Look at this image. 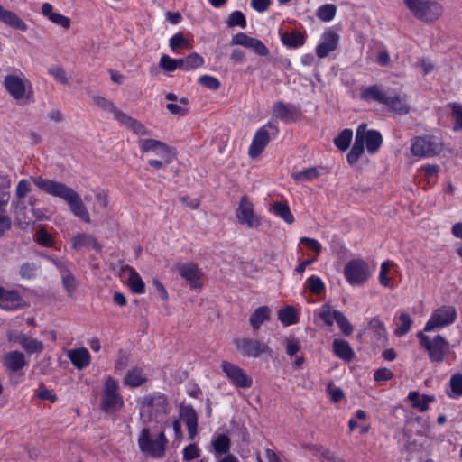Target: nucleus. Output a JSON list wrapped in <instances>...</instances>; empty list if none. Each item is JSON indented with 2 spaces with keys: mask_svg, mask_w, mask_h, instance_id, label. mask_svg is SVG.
Returning <instances> with one entry per match:
<instances>
[{
  "mask_svg": "<svg viewBox=\"0 0 462 462\" xmlns=\"http://www.w3.org/2000/svg\"><path fill=\"white\" fill-rule=\"evenodd\" d=\"M31 180L45 193L63 199L75 217L85 223H90V216L86 206L79 193L72 188L62 182L43 179L41 176L31 177Z\"/></svg>",
  "mask_w": 462,
  "mask_h": 462,
  "instance_id": "obj_1",
  "label": "nucleus"
},
{
  "mask_svg": "<svg viewBox=\"0 0 462 462\" xmlns=\"http://www.w3.org/2000/svg\"><path fill=\"white\" fill-rule=\"evenodd\" d=\"M140 416L144 423L159 422L169 414L171 405L167 397L161 393L144 395L140 401Z\"/></svg>",
  "mask_w": 462,
  "mask_h": 462,
  "instance_id": "obj_2",
  "label": "nucleus"
},
{
  "mask_svg": "<svg viewBox=\"0 0 462 462\" xmlns=\"http://www.w3.org/2000/svg\"><path fill=\"white\" fill-rule=\"evenodd\" d=\"M137 441L143 454L152 458H162L165 456L168 439L164 431L152 434L150 428L144 427L140 431Z\"/></svg>",
  "mask_w": 462,
  "mask_h": 462,
  "instance_id": "obj_3",
  "label": "nucleus"
},
{
  "mask_svg": "<svg viewBox=\"0 0 462 462\" xmlns=\"http://www.w3.org/2000/svg\"><path fill=\"white\" fill-rule=\"evenodd\" d=\"M412 15L425 23H433L443 14V5L436 0H403Z\"/></svg>",
  "mask_w": 462,
  "mask_h": 462,
  "instance_id": "obj_4",
  "label": "nucleus"
},
{
  "mask_svg": "<svg viewBox=\"0 0 462 462\" xmlns=\"http://www.w3.org/2000/svg\"><path fill=\"white\" fill-rule=\"evenodd\" d=\"M101 409L106 413H115L124 406V399L119 393L118 383L108 376L105 380L100 396Z\"/></svg>",
  "mask_w": 462,
  "mask_h": 462,
  "instance_id": "obj_5",
  "label": "nucleus"
},
{
  "mask_svg": "<svg viewBox=\"0 0 462 462\" xmlns=\"http://www.w3.org/2000/svg\"><path fill=\"white\" fill-rule=\"evenodd\" d=\"M344 276L352 286H362L371 277L369 264L363 259H352L344 267Z\"/></svg>",
  "mask_w": 462,
  "mask_h": 462,
  "instance_id": "obj_6",
  "label": "nucleus"
},
{
  "mask_svg": "<svg viewBox=\"0 0 462 462\" xmlns=\"http://www.w3.org/2000/svg\"><path fill=\"white\" fill-rule=\"evenodd\" d=\"M420 345L428 351L429 357L433 363H441L445 356L449 352L448 342L440 335L430 339L421 331L417 334Z\"/></svg>",
  "mask_w": 462,
  "mask_h": 462,
  "instance_id": "obj_7",
  "label": "nucleus"
},
{
  "mask_svg": "<svg viewBox=\"0 0 462 462\" xmlns=\"http://www.w3.org/2000/svg\"><path fill=\"white\" fill-rule=\"evenodd\" d=\"M236 350L245 357L257 358L263 354L271 356L272 349L268 345L259 339L247 337H236L233 340Z\"/></svg>",
  "mask_w": 462,
  "mask_h": 462,
  "instance_id": "obj_8",
  "label": "nucleus"
},
{
  "mask_svg": "<svg viewBox=\"0 0 462 462\" xmlns=\"http://www.w3.org/2000/svg\"><path fill=\"white\" fill-rule=\"evenodd\" d=\"M278 134V126L271 122L260 127L256 131L250 144L248 151L249 156L251 158L259 156L269 143L271 137H276Z\"/></svg>",
  "mask_w": 462,
  "mask_h": 462,
  "instance_id": "obj_9",
  "label": "nucleus"
},
{
  "mask_svg": "<svg viewBox=\"0 0 462 462\" xmlns=\"http://www.w3.org/2000/svg\"><path fill=\"white\" fill-rule=\"evenodd\" d=\"M441 145L432 135L416 136L411 140V152L420 158H430L438 155Z\"/></svg>",
  "mask_w": 462,
  "mask_h": 462,
  "instance_id": "obj_10",
  "label": "nucleus"
},
{
  "mask_svg": "<svg viewBox=\"0 0 462 462\" xmlns=\"http://www.w3.org/2000/svg\"><path fill=\"white\" fill-rule=\"evenodd\" d=\"M236 217L240 224L245 225L249 228L256 229L262 224L261 217L254 211V204L246 196L241 198Z\"/></svg>",
  "mask_w": 462,
  "mask_h": 462,
  "instance_id": "obj_11",
  "label": "nucleus"
},
{
  "mask_svg": "<svg viewBox=\"0 0 462 462\" xmlns=\"http://www.w3.org/2000/svg\"><path fill=\"white\" fill-rule=\"evenodd\" d=\"M221 368L234 386L243 389L252 386L253 379L238 365L228 361H223Z\"/></svg>",
  "mask_w": 462,
  "mask_h": 462,
  "instance_id": "obj_12",
  "label": "nucleus"
},
{
  "mask_svg": "<svg viewBox=\"0 0 462 462\" xmlns=\"http://www.w3.org/2000/svg\"><path fill=\"white\" fill-rule=\"evenodd\" d=\"M457 312L455 308L451 306H443L437 309L430 319L426 322L424 331H431L436 328H441L449 325L455 321Z\"/></svg>",
  "mask_w": 462,
  "mask_h": 462,
  "instance_id": "obj_13",
  "label": "nucleus"
},
{
  "mask_svg": "<svg viewBox=\"0 0 462 462\" xmlns=\"http://www.w3.org/2000/svg\"><path fill=\"white\" fill-rule=\"evenodd\" d=\"M272 113L273 117L284 123L294 122L300 115V109L296 106L282 101L273 104Z\"/></svg>",
  "mask_w": 462,
  "mask_h": 462,
  "instance_id": "obj_14",
  "label": "nucleus"
},
{
  "mask_svg": "<svg viewBox=\"0 0 462 462\" xmlns=\"http://www.w3.org/2000/svg\"><path fill=\"white\" fill-rule=\"evenodd\" d=\"M180 420L185 423L189 439L193 440L198 434L199 417L191 405H180L179 410Z\"/></svg>",
  "mask_w": 462,
  "mask_h": 462,
  "instance_id": "obj_15",
  "label": "nucleus"
},
{
  "mask_svg": "<svg viewBox=\"0 0 462 462\" xmlns=\"http://www.w3.org/2000/svg\"><path fill=\"white\" fill-rule=\"evenodd\" d=\"M180 275L184 278L190 287L200 288L202 272L194 263H180L176 266Z\"/></svg>",
  "mask_w": 462,
  "mask_h": 462,
  "instance_id": "obj_16",
  "label": "nucleus"
},
{
  "mask_svg": "<svg viewBox=\"0 0 462 462\" xmlns=\"http://www.w3.org/2000/svg\"><path fill=\"white\" fill-rule=\"evenodd\" d=\"M339 36L333 31H327L322 34L321 42L316 47V54L319 58H326L331 51L337 48Z\"/></svg>",
  "mask_w": 462,
  "mask_h": 462,
  "instance_id": "obj_17",
  "label": "nucleus"
},
{
  "mask_svg": "<svg viewBox=\"0 0 462 462\" xmlns=\"http://www.w3.org/2000/svg\"><path fill=\"white\" fill-rule=\"evenodd\" d=\"M4 86L7 92L16 100L23 99L26 96V83L19 76H5Z\"/></svg>",
  "mask_w": 462,
  "mask_h": 462,
  "instance_id": "obj_18",
  "label": "nucleus"
},
{
  "mask_svg": "<svg viewBox=\"0 0 462 462\" xmlns=\"http://www.w3.org/2000/svg\"><path fill=\"white\" fill-rule=\"evenodd\" d=\"M2 363L6 370L13 373L20 371L27 365L24 354L20 351L6 353L2 357Z\"/></svg>",
  "mask_w": 462,
  "mask_h": 462,
  "instance_id": "obj_19",
  "label": "nucleus"
},
{
  "mask_svg": "<svg viewBox=\"0 0 462 462\" xmlns=\"http://www.w3.org/2000/svg\"><path fill=\"white\" fill-rule=\"evenodd\" d=\"M364 130L365 124H362L358 126L356 130L355 143L346 156L347 162L351 165L355 164L359 160L361 155L364 153L365 144L364 137L362 135Z\"/></svg>",
  "mask_w": 462,
  "mask_h": 462,
  "instance_id": "obj_20",
  "label": "nucleus"
},
{
  "mask_svg": "<svg viewBox=\"0 0 462 462\" xmlns=\"http://www.w3.org/2000/svg\"><path fill=\"white\" fill-rule=\"evenodd\" d=\"M0 21L9 27L26 32L27 24L13 11L5 9L0 5Z\"/></svg>",
  "mask_w": 462,
  "mask_h": 462,
  "instance_id": "obj_21",
  "label": "nucleus"
},
{
  "mask_svg": "<svg viewBox=\"0 0 462 462\" xmlns=\"http://www.w3.org/2000/svg\"><path fill=\"white\" fill-rule=\"evenodd\" d=\"M72 365L79 370H82L89 365L91 361V356L86 347H79L71 349L68 353Z\"/></svg>",
  "mask_w": 462,
  "mask_h": 462,
  "instance_id": "obj_22",
  "label": "nucleus"
},
{
  "mask_svg": "<svg viewBox=\"0 0 462 462\" xmlns=\"http://www.w3.org/2000/svg\"><path fill=\"white\" fill-rule=\"evenodd\" d=\"M24 306V300L17 291L6 290L1 302L0 308L6 310H15Z\"/></svg>",
  "mask_w": 462,
  "mask_h": 462,
  "instance_id": "obj_23",
  "label": "nucleus"
},
{
  "mask_svg": "<svg viewBox=\"0 0 462 462\" xmlns=\"http://www.w3.org/2000/svg\"><path fill=\"white\" fill-rule=\"evenodd\" d=\"M387 92L381 85H372L361 90L360 97L365 101H376L380 104L384 103Z\"/></svg>",
  "mask_w": 462,
  "mask_h": 462,
  "instance_id": "obj_24",
  "label": "nucleus"
},
{
  "mask_svg": "<svg viewBox=\"0 0 462 462\" xmlns=\"http://www.w3.org/2000/svg\"><path fill=\"white\" fill-rule=\"evenodd\" d=\"M42 14L43 16L48 18L51 23L64 28L69 29L70 27V19L60 14L53 12V6L50 3H44L42 6Z\"/></svg>",
  "mask_w": 462,
  "mask_h": 462,
  "instance_id": "obj_25",
  "label": "nucleus"
},
{
  "mask_svg": "<svg viewBox=\"0 0 462 462\" xmlns=\"http://www.w3.org/2000/svg\"><path fill=\"white\" fill-rule=\"evenodd\" d=\"M364 143L367 152L370 154L375 153L382 145L383 137L382 134L376 130H366V125H365V130L363 131Z\"/></svg>",
  "mask_w": 462,
  "mask_h": 462,
  "instance_id": "obj_26",
  "label": "nucleus"
},
{
  "mask_svg": "<svg viewBox=\"0 0 462 462\" xmlns=\"http://www.w3.org/2000/svg\"><path fill=\"white\" fill-rule=\"evenodd\" d=\"M72 247L78 251L85 247L92 248L96 251L101 250V246L96 238L93 236L86 233H79L74 236L72 241Z\"/></svg>",
  "mask_w": 462,
  "mask_h": 462,
  "instance_id": "obj_27",
  "label": "nucleus"
},
{
  "mask_svg": "<svg viewBox=\"0 0 462 462\" xmlns=\"http://www.w3.org/2000/svg\"><path fill=\"white\" fill-rule=\"evenodd\" d=\"M117 121L126 128L133 131L135 134L138 135H148L150 132L146 129V127L136 119L132 118L126 114H117Z\"/></svg>",
  "mask_w": 462,
  "mask_h": 462,
  "instance_id": "obj_28",
  "label": "nucleus"
},
{
  "mask_svg": "<svg viewBox=\"0 0 462 462\" xmlns=\"http://www.w3.org/2000/svg\"><path fill=\"white\" fill-rule=\"evenodd\" d=\"M216 457L228 455L231 448V439L226 434H218L214 436L211 440Z\"/></svg>",
  "mask_w": 462,
  "mask_h": 462,
  "instance_id": "obj_29",
  "label": "nucleus"
},
{
  "mask_svg": "<svg viewBox=\"0 0 462 462\" xmlns=\"http://www.w3.org/2000/svg\"><path fill=\"white\" fill-rule=\"evenodd\" d=\"M332 346L335 355L345 361H351L355 356L349 343L344 339H334Z\"/></svg>",
  "mask_w": 462,
  "mask_h": 462,
  "instance_id": "obj_30",
  "label": "nucleus"
},
{
  "mask_svg": "<svg viewBox=\"0 0 462 462\" xmlns=\"http://www.w3.org/2000/svg\"><path fill=\"white\" fill-rule=\"evenodd\" d=\"M408 400L411 402L412 407L420 411H426L429 404L435 401V397L431 395H420L417 391H411L408 394Z\"/></svg>",
  "mask_w": 462,
  "mask_h": 462,
  "instance_id": "obj_31",
  "label": "nucleus"
},
{
  "mask_svg": "<svg viewBox=\"0 0 462 462\" xmlns=\"http://www.w3.org/2000/svg\"><path fill=\"white\" fill-rule=\"evenodd\" d=\"M305 34L296 30L281 34L282 42L289 48H299L305 43Z\"/></svg>",
  "mask_w": 462,
  "mask_h": 462,
  "instance_id": "obj_32",
  "label": "nucleus"
},
{
  "mask_svg": "<svg viewBox=\"0 0 462 462\" xmlns=\"http://www.w3.org/2000/svg\"><path fill=\"white\" fill-rule=\"evenodd\" d=\"M271 310L267 306H262L254 310L249 318V323L254 330L260 328L264 321L270 319Z\"/></svg>",
  "mask_w": 462,
  "mask_h": 462,
  "instance_id": "obj_33",
  "label": "nucleus"
},
{
  "mask_svg": "<svg viewBox=\"0 0 462 462\" xmlns=\"http://www.w3.org/2000/svg\"><path fill=\"white\" fill-rule=\"evenodd\" d=\"M391 110L398 112L400 115L407 114L409 108L405 100L399 95H388L383 103Z\"/></svg>",
  "mask_w": 462,
  "mask_h": 462,
  "instance_id": "obj_34",
  "label": "nucleus"
},
{
  "mask_svg": "<svg viewBox=\"0 0 462 462\" xmlns=\"http://www.w3.org/2000/svg\"><path fill=\"white\" fill-rule=\"evenodd\" d=\"M146 377L140 368H133L127 372L124 378V383L129 387L135 388L146 382Z\"/></svg>",
  "mask_w": 462,
  "mask_h": 462,
  "instance_id": "obj_35",
  "label": "nucleus"
},
{
  "mask_svg": "<svg viewBox=\"0 0 462 462\" xmlns=\"http://www.w3.org/2000/svg\"><path fill=\"white\" fill-rule=\"evenodd\" d=\"M17 341L20 346L30 354L39 353L43 349V345L41 341L25 335L19 336Z\"/></svg>",
  "mask_w": 462,
  "mask_h": 462,
  "instance_id": "obj_36",
  "label": "nucleus"
},
{
  "mask_svg": "<svg viewBox=\"0 0 462 462\" xmlns=\"http://www.w3.org/2000/svg\"><path fill=\"white\" fill-rule=\"evenodd\" d=\"M412 319L411 316L406 312H402L396 321L395 335L399 337L406 335L410 331Z\"/></svg>",
  "mask_w": 462,
  "mask_h": 462,
  "instance_id": "obj_37",
  "label": "nucleus"
},
{
  "mask_svg": "<svg viewBox=\"0 0 462 462\" xmlns=\"http://www.w3.org/2000/svg\"><path fill=\"white\" fill-rule=\"evenodd\" d=\"M273 211L279 217L282 218L287 224L294 222V217L291 212L290 207L284 202H274Z\"/></svg>",
  "mask_w": 462,
  "mask_h": 462,
  "instance_id": "obj_38",
  "label": "nucleus"
},
{
  "mask_svg": "<svg viewBox=\"0 0 462 462\" xmlns=\"http://www.w3.org/2000/svg\"><path fill=\"white\" fill-rule=\"evenodd\" d=\"M92 102L102 110L111 112L114 115V118L116 120H117V114L124 113L120 111L111 100H108L103 97L95 96L92 97Z\"/></svg>",
  "mask_w": 462,
  "mask_h": 462,
  "instance_id": "obj_39",
  "label": "nucleus"
},
{
  "mask_svg": "<svg viewBox=\"0 0 462 462\" xmlns=\"http://www.w3.org/2000/svg\"><path fill=\"white\" fill-rule=\"evenodd\" d=\"M278 319L285 326H290L297 323L298 314L293 307L287 306L279 310Z\"/></svg>",
  "mask_w": 462,
  "mask_h": 462,
  "instance_id": "obj_40",
  "label": "nucleus"
},
{
  "mask_svg": "<svg viewBox=\"0 0 462 462\" xmlns=\"http://www.w3.org/2000/svg\"><path fill=\"white\" fill-rule=\"evenodd\" d=\"M320 173L316 167H310L299 172L293 173L292 178L296 182L310 181L318 179Z\"/></svg>",
  "mask_w": 462,
  "mask_h": 462,
  "instance_id": "obj_41",
  "label": "nucleus"
},
{
  "mask_svg": "<svg viewBox=\"0 0 462 462\" xmlns=\"http://www.w3.org/2000/svg\"><path fill=\"white\" fill-rule=\"evenodd\" d=\"M448 385L450 387V393L448 396L456 399L462 396V374H454L451 375Z\"/></svg>",
  "mask_w": 462,
  "mask_h": 462,
  "instance_id": "obj_42",
  "label": "nucleus"
},
{
  "mask_svg": "<svg viewBox=\"0 0 462 462\" xmlns=\"http://www.w3.org/2000/svg\"><path fill=\"white\" fill-rule=\"evenodd\" d=\"M393 265V262L385 261L381 264L380 272H379V282L381 285L386 288H394V283L391 281L388 276V273L390 271L391 266Z\"/></svg>",
  "mask_w": 462,
  "mask_h": 462,
  "instance_id": "obj_43",
  "label": "nucleus"
},
{
  "mask_svg": "<svg viewBox=\"0 0 462 462\" xmlns=\"http://www.w3.org/2000/svg\"><path fill=\"white\" fill-rule=\"evenodd\" d=\"M353 137L351 129H344L334 140L335 145L342 152L346 151Z\"/></svg>",
  "mask_w": 462,
  "mask_h": 462,
  "instance_id": "obj_44",
  "label": "nucleus"
},
{
  "mask_svg": "<svg viewBox=\"0 0 462 462\" xmlns=\"http://www.w3.org/2000/svg\"><path fill=\"white\" fill-rule=\"evenodd\" d=\"M169 45L174 52H177L179 50L189 48L190 42L181 32H179L170 39Z\"/></svg>",
  "mask_w": 462,
  "mask_h": 462,
  "instance_id": "obj_45",
  "label": "nucleus"
},
{
  "mask_svg": "<svg viewBox=\"0 0 462 462\" xmlns=\"http://www.w3.org/2000/svg\"><path fill=\"white\" fill-rule=\"evenodd\" d=\"M129 287L136 294H143L145 291V285L139 273L132 270L129 277Z\"/></svg>",
  "mask_w": 462,
  "mask_h": 462,
  "instance_id": "obj_46",
  "label": "nucleus"
},
{
  "mask_svg": "<svg viewBox=\"0 0 462 462\" xmlns=\"http://www.w3.org/2000/svg\"><path fill=\"white\" fill-rule=\"evenodd\" d=\"M335 322L337 324L341 332L346 336H350L354 331V328L347 318L339 310H335Z\"/></svg>",
  "mask_w": 462,
  "mask_h": 462,
  "instance_id": "obj_47",
  "label": "nucleus"
},
{
  "mask_svg": "<svg viewBox=\"0 0 462 462\" xmlns=\"http://www.w3.org/2000/svg\"><path fill=\"white\" fill-rule=\"evenodd\" d=\"M316 314L328 327L332 326L334 321H336L335 310H331L329 305H323L319 310H316Z\"/></svg>",
  "mask_w": 462,
  "mask_h": 462,
  "instance_id": "obj_48",
  "label": "nucleus"
},
{
  "mask_svg": "<svg viewBox=\"0 0 462 462\" xmlns=\"http://www.w3.org/2000/svg\"><path fill=\"white\" fill-rule=\"evenodd\" d=\"M64 289L71 295L77 288V282L71 273L70 267L60 273Z\"/></svg>",
  "mask_w": 462,
  "mask_h": 462,
  "instance_id": "obj_49",
  "label": "nucleus"
},
{
  "mask_svg": "<svg viewBox=\"0 0 462 462\" xmlns=\"http://www.w3.org/2000/svg\"><path fill=\"white\" fill-rule=\"evenodd\" d=\"M337 8L332 4L321 5L317 11V16L323 22L331 21L336 15Z\"/></svg>",
  "mask_w": 462,
  "mask_h": 462,
  "instance_id": "obj_50",
  "label": "nucleus"
},
{
  "mask_svg": "<svg viewBox=\"0 0 462 462\" xmlns=\"http://www.w3.org/2000/svg\"><path fill=\"white\" fill-rule=\"evenodd\" d=\"M154 153L159 156L161 160H163L166 164H170L175 158L172 149L164 143H161V146H158Z\"/></svg>",
  "mask_w": 462,
  "mask_h": 462,
  "instance_id": "obj_51",
  "label": "nucleus"
},
{
  "mask_svg": "<svg viewBox=\"0 0 462 462\" xmlns=\"http://www.w3.org/2000/svg\"><path fill=\"white\" fill-rule=\"evenodd\" d=\"M307 284L310 291L315 295H319L325 291V284L322 280L316 276L312 275L308 278Z\"/></svg>",
  "mask_w": 462,
  "mask_h": 462,
  "instance_id": "obj_52",
  "label": "nucleus"
},
{
  "mask_svg": "<svg viewBox=\"0 0 462 462\" xmlns=\"http://www.w3.org/2000/svg\"><path fill=\"white\" fill-rule=\"evenodd\" d=\"M184 60L186 71L195 69L204 64V59L196 52L189 54Z\"/></svg>",
  "mask_w": 462,
  "mask_h": 462,
  "instance_id": "obj_53",
  "label": "nucleus"
},
{
  "mask_svg": "<svg viewBox=\"0 0 462 462\" xmlns=\"http://www.w3.org/2000/svg\"><path fill=\"white\" fill-rule=\"evenodd\" d=\"M38 268L33 263H24L20 267L19 274L23 279L31 280L36 277Z\"/></svg>",
  "mask_w": 462,
  "mask_h": 462,
  "instance_id": "obj_54",
  "label": "nucleus"
},
{
  "mask_svg": "<svg viewBox=\"0 0 462 462\" xmlns=\"http://www.w3.org/2000/svg\"><path fill=\"white\" fill-rule=\"evenodd\" d=\"M227 24L229 27L239 26L241 28L246 27V19L241 11H234L228 16Z\"/></svg>",
  "mask_w": 462,
  "mask_h": 462,
  "instance_id": "obj_55",
  "label": "nucleus"
},
{
  "mask_svg": "<svg viewBox=\"0 0 462 462\" xmlns=\"http://www.w3.org/2000/svg\"><path fill=\"white\" fill-rule=\"evenodd\" d=\"M34 240L46 247H51L54 245L53 236L43 228L36 232Z\"/></svg>",
  "mask_w": 462,
  "mask_h": 462,
  "instance_id": "obj_56",
  "label": "nucleus"
},
{
  "mask_svg": "<svg viewBox=\"0 0 462 462\" xmlns=\"http://www.w3.org/2000/svg\"><path fill=\"white\" fill-rule=\"evenodd\" d=\"M42 256L46 258L51 263H53L59 270L60 273H63L64 271H66L67 269L71 267V265H72L71 263H69V261L62 259V258H58L53 255H48V254H42Z\"/></svg>",
  "mask_w": 462,
  "mask_h": 462,
  "instance_id": "obj_57",
  "label": "nucleus"
},
{
  "mask_svg": "<svg viewBox=\"0 0 462 462\" xmlns=\"http://www.w3.org/2000/svg\"><path fill=\"white\" fill-rule=\"evenodd\" d=\"M452 112L451 116L455 120V125L453 129L455 131H458L462 129V105L459 104H452L451 105Z\"/></svg>",
  "mask_w": 462,
  "mask_h": 462,
  "instance_id": "obj_58",
  "label": "nucleus"
},
{
  "mask_svg": "<svg viewBox=\"0 0 462 462\" xmlns=\"http://www.w3.org/2000/svg\"><path fill=\"white\" fill-rule=\"evenodd\" d=\"M199 82L208 89L217 90L220 87V81L213 76L203 75L199 78Z\"/></svg>",
  "mask_w": 462,
  "mask_h": 462,
  "instance_id": "obj_59",
  "label": "nucleus"
},
{
  "mask_svg": "<svg viewBox=\"0 0 462 462\" xmlns=\"http://www.w3.org/2000/svg\"><path fill=\"white\" fill-rule=\"evenodd\" d=\"M183 460L191 461L200 457V449L196 444H189L183 448Z\"/></svg>",
  "mask_w": 462,
  "mask_h": 462,
  "instance_id": "obj_60",
  "label": "nucleus"
},
{
  "mask_svg": "<svg viewBox=\"0 0 462 462\" xmlns=\"http://www.w3.org/2000/svg\"><path fill=\"white\" fill-rule=\"evenodd\" d=\"M160 141L154 139H141L138 143L140 145V149L143 152H153L161 146Z\"/></svg>",
  "mask_w": 462,
  "mask_h": 462,
  "instance_id": "obj_61",
  "label": "nucleus"
},
{
  "mask_svg": "<svg viewBox=\"0 0 462 462\" xmlns=\"http://www.w3.org/2000/svg\"><path fill=\"white\" fill-rule=\"evenodd\" d=\"M252 40H253V37H250L244 32H238L233 36V38L231 40V45H233V46L240 45L243 47L249 48Z\"/></svg>",
  "mask_w": 462,
  "mask_h": 462,
  "instance_id": "obj_62",
  "label": "nucleus"
},
{
  "mask_svg": "<svg viewBox=\"0 0 462 462\" xmlns=\"http://www.w3.org/2000/svg\"><path fill=\"white\" fill-rule=\"evenodd\" d=\"M30 191H31L30 181L25 179H22L16 186V189H15L16 197L19 199H22L25 198Z\"/></svg>",
  "mask_w": 462,
  "mask_h": 462,
  "instance_id": "obj_63",
  "label": "nucleus"
},
{
  "mask_svg": "<svg viewBox=\"0 0 462 462\" xmlns=\"http://www.w3.org/2000/svg\"><path fill=\"white\" fill-rule=\"evenodd\" d=\"M160 67L167 71L172 72L176 70V60L170 56L163 54L160 59Z\"/></svg>",
  "mask_w": 462,
  "mask_h": 462,
  "instance_id": "obj_64",
  "label": "nucleus"
}]
</instances>
